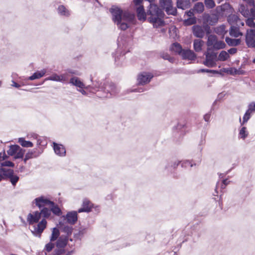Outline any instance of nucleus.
Masks as SVG:
<instances>
[{"mask_svg": "<svg viewBox=\"0 0 255 255\" xmlns=\"http://www.w3.org/2000/svg\"><path fill=\"white\" fill-rule=\"evenodd\" d=\"M149 4L146 7V13L147 14V21L150 23L153 24L155 28L164 26L166 25L164 12L162 10L160 4L155 3V1H148Z\"/></svg>", "mask_w": 255, "mask_h": 255, "instance_id": "1", "label": "nucleus"}, {"mask_svg": "<svg viewBox=\"0 0 255 255\" xmlns=\"http://www.w3.org/2000/svg\"><path fill=\"white\" fill-rule=\"evenodd\" d=\"M39 209L38 211H35L32 213H30L27 216V222L29 225H33L35 223L39 221L42 216H44L45 212H43L45 208H48L46 206H49L52 204V201L48 197L41 195L34 199L32 202L33 207V204Z\"/></svg>", "mask_w": 255, "mask_h": 255, "instance_id": "2", "label": "nucleus"}, {"mask_svg": "<svg viewBox=\"0 0 255 255\" xmlns=\"http://www.w3.org/2000/svg\"><path fill=\"white\" fill-rule=\"evenodd\" d=\"M118 48L112 53V56L115 59L116 65L120 66L125 59V55L129 52L130 46V39L128 37H121V41L118 39Z\"/></svg>", "mask_w": 255, "mask_h": 255, "instance_id": "3", "label": "nucleus"}, {"mask_svg": "<svg viewBox=\"0 0 255 255\" xmlns=\"http://www.w3.org/2000/svg\"><path fill=\"white\" fill-rule=\"evenodd\" d=\"M201 231L198 229V226H193L191 228H186L182 232V235L178 240V248L181 247V244L190 240V238L192 239L193 242H196L200 237Z\"/></svg>", "mask_w": 255, "mask_h": 255, "instance_id": "4", "label": "nucleus"}, {"mask_svg": "<svg viewBox=\"0 0 255 255\" xmlns=\"http://www.w3.org/2000/svg\"><path fill=\"white\" fill-rule=\"evenodd\" d=\"M109 11L111 12L112 17H114L116 13H120L121 19L128 23L135 24L136 21L135 14L134 13L128 10H123L118 6L112 5L109 9Z\"/></svg>", "mask_w": 255, "mask_h": 255, "instance_id": "5", "label": "nucleus"}, {"mask_svg": "<svg viewBox=\"0 0 255 255\" xmlns=\"http://www.w3.org/2000/svg\"><path fill=\"white\" fill-rule=\"evenodd\" d=\"M247 2L246 5L240 4L239 10L242 15L245 17L249 16L255 18V1H245Z\"/></svg>", "mask_w": 255, "mask_h": 255, "instance_id": "6", "label": "nucleus"}, {"mask_svg": "<svg viewBox=\"0 0 255 255\" xmlns=\"http://www.w3.org/2000/svg\"><path fill=\"white\" fill-rule=\"evenodd\" d=\"M101 91L103 92L105 94L104 96L108 98L115 96L119 93V90L116 85L114 83L108 82L104 83L101 88Z\"/></svg>", "mask_w": 255, "mask_h": 255, "instance_id": "7", "label": "nucleus"}, {"mask_svg": "<svg viewBox=\"0 0 255 255\" xmlns=\"http://www.w3.org/2000/svg\"><path fill=\"white\" fill-rule=\"evenodd\" d=\"M186 124L185 123H178L176 126L173 128V136L174 140L179 143L182 139L186 133Z\"/></svg>", "mask_w": 255, "mask_h": 255, "instance_id": "8", "label": "nucleus"}, {"mask_svg": "<svg viewBox=\"0 0 255 255\" xmlns=\"http://www.w3.org/2000/svg\"><path fill=\"white\" fill-rule=\"evenodd\" d=\"M132 1L134 2L133 9L136 12L138 20L142 22L147 20V14L143 4V1Z\"/></svg>", "mask_w": 255, "mask_h": 255, "instance_id": "9", "label": "nucleus"}, {"mask_svg": "<svg viewBox=\"0 0 255 255\" xmlns=\"http://www.w3.org/2000/svg\"><path fill=\"white\" fill-rule=\"evenodd\" d=\"M25 150L21 148L19 145L14 144L9 146V149L7 153L9 156H13L14 160L22 159L24 157Z\"/></svg>", "mask_w": 255, "mask_h": 255, "instance_id": "10", "label": "nucleus"}, {"mask_svg": "<svg viewBox=\"0 0 255 255\" xmlns=\"http://www.w3.org/2000/svg\"><path fill=\"white\" fill-rule=\"evenodd\" d=\"M41 220L34 224H37L33 226V230H31L32 235L36 237L40 238L42 233L47 227V222L44 216L41 217Z\"/></svg>", "mask_w": 255, "mask_h": 255, "instance_id": "11", "label": "nucleus"}, {"mask_svg": "<svg viewBox=\"0 0 255 255\" xmlns=\"http://www.w3.org/2000/svg\"><path fill=\"white\" fill-rule=\"evenodd\" d=\"M160 6L162 10L166 12L167 15L177 16L178 12L177 8L173 6V1H159Z\"/></svg>", "mask_w": 255, "mask_h": 255, "instance_id": "12", "label": "nucleus"}, {"mask_svg": "<svg viewBox=\"0 0 255 255\" xmlns=\"http://www.w3.org/2000/svg\"><path fill=\"white\" fill-rule=\"evenodd\" d=\"M43 212H45L44 217L47 219L50 217L51 213L56 216H60L62 214V212L59 206L52 201V204L49 205V208H45Z\"/></svg>", "mask_w": 255, "mask_h": 255, "instance_id": "13", "label": "nucleus"}, {"mask_svg": "<svg viewBox=\"0 0 255 255\" xmlns=\"http://www.w3.org/2000/svg\"><path fill=\"white\" fill-rule=\"evenodd\" d=\"M245 42L248 47L255 48V29H248L247 30Z\"/></svg>", "mask_w": 255, "mask_h": 255, "instance_id": "14", "label": "nucleus"}, {"mask_svg": "<svg viewBox=\"0 0 255 255\" xmlns=\"http://www.w3.org/2000/svg\"><path fill=\"white\" fill-rule=\"evenodd\" d=\"M153 77V75L150 72H142L137 76V85H144L149 83Z\"/></svg>", "mask_w": 255, "mask_h": 255, "instance_id": "15", "label": "nucleus"}, {"mask_svg": "<svg viewBox=\"0 0 255 255\" xmlns=\"http://www.w3.org/2000/svg\"><path fill=\"white\" fill-rule=\"evenodd\" d=\"M113 21L117 25L118 29L125 31L130 27L129 23L126 21H122L120 13H116L114 17L112 18Z\"/></svg>", "mask_w": 255, "mask_h": 255, "instance_id": "16", "label": "nucleus"}, {"mask_svg": "<svg viewBox=\"0 0 255 255\" xmlns=\"http://www.w3.org/2000/svg\"><path fill=\"white\" fill-rule=\"evenodd\" d=\"M77 212L76 211H71L68 212L66 215L63 216L64 219H66V221L68 224L72 225L75 224L78 221Z\"/></svg>", "mask_w": 255, "mask_h": 255, "instance_id": "17", "label": "nucleus"}, {"mask_svg": "<svg viewBox=\"0 0 255 255\" xmlns=\"http://www.w3.org/2000/svg\"><path fill=\"white\" fill-rule=\"evenodd\" d=\"M221 73H226L231 75H244L246 71L241 69H237L234 67L223 68L221 69Z\"/></svg>", "mask_w": 255, "mask_h": 255, "instance_id": "18", "label": "nucleus"}, {"mask_svg": "<svg viewBox=\"0 0 255 255\" xmlns=\"http://www.w3.org/2000/svg\"><path fill=\"white\" fill-rule=\"evenodd\" d=\"M52 144L54 152L56 155L61 157L66 155V149L63 144L55 142H53Z\"/></svg>", "mask_w": 255, "mask_h": 255, "instance_id": "19", "label": "nucleus"}, {"mask_svg": "<svg viewBox=\"0 0 255 255\" xmlns=\"http://www.w3.org/2000/svg\"><path fill=\"white\" fill-rule=\"evenodd\" d=\"M181 56L182 59L188 60H195L197 57V55L194 51L189 49H184Z\"/></svg>", "mask_w": 255, "mask_h": 255, "instance_id": "20", "label": "nucleus"}, {"mask_svg": "<svg viewBox=\"0 0 255 255\" xmlns=\"http://www.w3.org/2000/svg\"><path fill=\"white\" fill-rule=\"evenodd\" d=\"M67 79L64 75H58L56 73H54L51 76L45 79V81H53L55 82H60L64 83Z\"/></svg>", "mask_w": 255, "mask_h": 255, "instance_id": "21", "label": "nucleus"}, {"mask_svg": "<svg viewBox=\"0 0 255 255\" xmlns=\"http://www.w3.org/2000/svg\"><path fill=\"white\" fill-rule=\"evenodd\" d=\"M193 35L197 38H202L204 36V31L203 28L199 25H194L192 27Z\"/></svg>", "mask_w": 255, "mask_h": 255, "instance_id": "22", "label": "nucleus"}, {"mask_svg": "<svg viewBox=\"0 0 255 255\" xmlns=\"http://www.w3.org/2000/svg\"><path fill=\"white\" fill-rule=\"evenodd\" d=\"M69 238L67 236H61L58 239L56 242V246L58 248H64L68 244Z\"/></svg>", "mask_w": 255, "mask_h": 255, "instance_id": "23", "label": "nucleus"}, {"mask_svg": "<svg viewBox=\"0 0 255 255\" xmlns=\"http://www.w3.org/2000/svg\"><path fill=\"white\" fill-rule=\"evenodd\" d=\"M46 72V71L45 69H43L42 70L39 71L37 70L35 71L32 75L30 76L27 77L26 78V80H30L33 81L36 79H39L40 78L44 76Z\"/></svg>", "mask_w": 255, "mask_h": 255, "instance_id": "24", "label": "nucleus"}, {"mask_svg": "<svg viewBox=\"0 0 255 255\" xmlns=\"http://www.w3.org/2000/svg\"><path fill=\"white\" fill-rule=\"evenodd\" d=\"M213 50L212 48L208 47L207 48V51L205 52L204 55L206 56L205 60H208L210 61H217V53L214 52H210V51Z\"/></svg>", "mask_w": 255, "mask_h": 255, "instance_id": "25", "label": "nucleus"}, {"mask_svg": "<svg viewBox=\"0 0 255 255\" xmlns=\"http://www.w3.org/2000/svg\"><path fill=\"white\" fill-rule=\"evenodd\" d=\"M230 36L234 37H238L243 35V32L240 31L239 26L231 25L229 30Z\"/></svg>", "mask_w": 255, "mask_h": 255, "instance_id": "26", "label": "nucleus"}, {"mask_svg": "<svg viewBox=\"0 0 255 255\" xmlns=\"http://www.w3.org/2000/svg\"><path fill=\"white\" fill-rule=\"evenodd\" d=\"M183 50L184 49L182 48L181 45L177 42L173 43L170 47V51H174L175 53L179 55H181Z\"/></svg>", "mask_w": 255, "mask_h": 255, "instance_id": "27", "label": "nucleus"}, {"mask_svg": "<svg viewBox=\"0 0 255 255\" xmlns=\"http://www.w3.org/2000/svg\"><path fill=\"white\" fill-rule=\"evenodd\" d=\"M7 179L9 180L12 185L13 187H15L19 180V177L18 175L14 174V170L12 169H11L7 177Z\"/></svg>", "mask_w": 255, "mask_h": 255, "instance_id": "28", "label": "nucleus"}, {"mask_svg": "<svg viewBox=\"0 0 255 255\" xmlns=\"http://www.w3.org/2000/svg\"><path fill=\"white\" fill-rule=\"evenodd\" d=\"M57 10L58 14L61 16L69 17L71 14L70 10L63 4L58 5Z\"/></svg>", "mask_w": 255, "mask_h": 255, "instance_id": "29", "label": "nucleus"}, {"mask_svg": "<svg viewBox=\"0 0 255 255\" xmlns=\"http://www.w3.org/2000/svg\"><path fill=\"white\" fill-rule=\"evenodd\" d=\"M225 42L229 46H237L241 43V38H232L228 36L225 37Z\"/></svg>", "mask_w": 255, "mask_h": 255, "instance_id": "30", "label": "nucleus"}, {"mask_svg": "<svg viewBox=\"0 0 255 255\" xmlns=\"http://www.w3.org/2000/svg\"><path fill=\"white\" fill-rule=\"evenodd\" d=\"M69 83L79 88L85 87L84 83L77 77H72L71 78Z\"/></svg>", "mask_w": 255, "mask_h": 255, "instance_id": "31", "label": "nucleus"}, {"mask_svg": "<svg viewBox=\"0 0 255 255\" xmlns=\"http://www.w3.org/2000/svg\"><path fill=\"white\" fill-rule=\"evenodd\" d=\"M233 9L232 7L229 3L227 2L222 4L220 6H218L216 7V11L218 12L224 13V12H230L231 9Z\"/></svg>", "mask_w": 255, "mask_h": 255, "instance_id": "32", "label": "nucleus"}, {"mask_svg": "<svg viewBox=\"0 0 255 255\" xmlns=\"http://www.w3.org/2000/svg\"><path fill=\"white\" fill-rule=\"evenodd\" d=\"M214 30L218 35H221L222 38H223L228 32V30L226 29V26L224 24L215 27Z\"/></svg>", "mask_w": 255, "mask_h": 255, "instance_id": "33", "label": "nucleus"}, {"mask_svg": "<svg viewBox=\"0 0 255 255\" xmlns=\"http://www.w3.org/2000/svg\"><path fill=\"white\" fill-rule=\"evenodd\" d=\"M82 206L85 210L86 213H89L92 211L93 208L94 207V204L89 200L85 198L83 200Z\"/></svg>", "mask_w": 255, "mask_h": 255, "instance_id": "34", "label": "nucleus"}, {"mask_svg": "<svg viewBox=\"0 0 255 255\" xmlns=\"http://www.w3.org/2000/svg\"><path fill=\"white\" fill-rule=\"evenodd\" d=\"M180 164V162L179 161H170L165 166V169L167 170L168 172L172 173Z\"/></svg>", "mask_w": 255, "mask_h": 255, "instance_id": "35", "label": "nucleus"}, {"mask_svg": "<svg viewBox=\"0 0 255 255\" xmlns=\"http://www.w3.org/2000/svg\"><path fill=\"white\" fill-rule=\"evenodd\" d=\"M197 73H208L212 74L213 75L215 74H219L221 76H224V74L223 73H221V69L219 70H213V69H209L205 68H201L197 71Z\"/></svg>", "mask_w": 255, "mask_h": 255, "instance_id": "36", "label": "nucleus"}, {"mask_svg": "<svg viewBox=\"0 0 255 255\" xmlns=\"http://www.w3.org/2000/svg\"><path fill=\"white\" fill-rule=\"evenodd\" d=\"M11 168H5L0 167V182L7 179Z\"/></svg>", "mask_w": 255, "mask_h": 255, "instance_id": "37", "label": "nucleus"}, {"mask_svg": "<svg viewBox=\"0 0 255 255\" xmlns=\"http://www.w3.org/2000/svg\"><path fill=\"white\" fill-rule=\"evenodd\" d=\"M18 142L23 147H32L33 146V143L29 140H26L24 137H19L18 139Z\"/></svg>", "mask_w": 255, "mask_h": 255, "instance_id": "38", "label": "nucleus"}, {"mask_svg": "<svg viewBox=\"0 0 255 255\" xmlns=\"http://www.w3.org/2000/svg\"><path fill=\"white\" fill-rule=\"evenodd\" d=\"M203 41L201 39H196L193 41V48L194 50L199 52L202 50V47L203 46Z\"/></svg>", "mask_w": 255, "mask_h": 255, "instance_id": "39", "label": "nucleus"}, {"mask_svg": "<svg viewBox=\"0 0 255 255\" xmlns=\"http://www.w3.org/2000/svg\"><path fill=\"white\" fill-rule=\"evenodd\" d=\"M252 113L250 112V110L248 109L243 116L242 121H241V118H240L239 122L241 126H243L244 125H245L250 119L252 116Z\"/></svg>", "mask_w": 255, "mask_h": 255, "instance_id": "40", "label": "nucleus"}, {"mask_svg": "<svg viewBox=\"0 0 255 255\" xmlns=\"http://www.w3.org/2000/svg\"><path fill=\"white\" fill-rule=\"evenodd\" d=\"M60 231L59 229L55 227L52 229V233L50 238V242L56 241L60 236Z\"/></svg>", "mask_w": 255, "mask_h": 255, "instance_id": "41", "label": "nucleus"}, {"mask_svg": "<svg viewBox=\"0 0 255 255\" xmlns=\"http://www.w3.org/2000/svg\"><path fill=\"white\" fill-rule=\"evenodd\" d=\"M31 152L32 153L34 157L35 158H37L38 156H39L43 152L44 150V147H40V146H37L36 145V147L33 149L30 150Z\"/></svg>", "mask_w": 255, "mask_h": 255, "instance_id": "42", "label": "nucleus"}, {"mask_svg": "<svg viewBox=\"0 0 255 255\" xmlns=\"http://www.w3.org/2000/svg\"><path fill=\"white\" fill-rule=\"evenodd\" d=\"M240 20L239 16L237 14H230L227 17V21L231 25H233L234 23Z\"/></svg>", "mask_w": 255, "mask_h": 255, "instance_id": "43", "label": "nucleus"}, {"mask_svg": "<svg viewBox=\"0 0 255 255\" xmlns=\"http://www.w3.org/2000/svg\"><path fill=\"white\" fill-rule=\"evenodd\" d=\"M249 132L246 127H242L239 130L238 137L243 139H245L248 136Z\"/></svg>", "mask_w": 255, "mask_h": 255, "instance_id": "44", "label": "nucleus"}, {"mask_svg": "<svg viewBox=\"0 0 255 255\" xmlns=\"http://www.w3.org/2000/svg\"><path fill=\"white\" fill-rule=\"evenodd\" d=\"M91 80L92 82V90H93L92 92H94L95 91H101V88L103 86L102 82L98 81H93V78H91Z\"/></svg>", "mask_w": 255, "mask_h": 255, "instance_id": "45", "label": "nucleus"}, {"mask_svg": "<svg viewBox=\"0 0 255 255\" xmlns=\"http://www.w3.org/2000/svg\"><path fill=\"white\" fill-rule=\"evenodd\" d=\"M207 36L208 39L206 43L207 45L208 46L214 45L217 40V36L214 34H210Z\"/></svg>", "mask_w": 255, "mask_h": 255, "instance_id": "46", "label": "nucleus"}, {"mask_svg": "<svg viewBox=\"0 0 255 255\" xmlns=\"http://www.w3.org/2000/svg\"><path fill=\"white\" fill-rule=\"evenodd\" d=\"M204 10V5L202 2H198L196 3L193 7V10H194L197 13H202Z\"/></svg>", "mask_w": 255, "mask_h": 255, "instance_id": "47", "label": "nucleus"}, {"mask_svg": "<svg viewBox=\"0 0 255 255\" xmlns=\"http://www.w3.org/2000/svg\"><path fill=\"white\" fill-rule=\"evenodd\" d=\"M226 45L225 43L222 40H217L216 43L213 45V49L215 50H218L224 49L226 47Z\"/></svg>", "mask_w": 255, "mask_h": 255, "instance_id": "48", "label": "nucleus"}, {"mask_svg": "<svg viewBox=\"0 0 255 255\" xmlns=\"http://www.w3.org/2000/svg\"><path fill=\"white\" fill-rule=\"evenodd\" d=\"M196 164L193 160H185L183 161L181 163V166L182 168H188V167H192L193 166H195Z\"/></svg>", "mask_w": 255, "mask_h": 255, "instance_id": "49", "label": "nucleus"}, {"mask_svg": "<svg viewBox=\"0 0 255 255\" xmlns=\"http://www.w3.org/2000/svg\"><path fill=\"white\" fill-rule=\"evenodd\" d=\"M229 54L227 52L222 50L220 52L219 55L218 60L221 61H225L229 58Z\"/></svg>", "mask_w": 255, "mask_h": 255, "instance_id": "50", "label": "nucleus"}, {"mask_svg": "<svg viewBox=\"0 0 255 255\" xmlns=\"http://www.w3.org/2000/svg\"><path fill=\"white\" fill-rule=\"evenodd\" d=\"M73 231V228L72 226H69L68 225L64 226L62 229V231L66 233V235L65 236H67L68 238H69V237L72 235Z\"/></svg>", "mask_w": 255, "mask_h": 255, "instance_id": "51", "label": "nucleus"}, {"mask_svg": "<svg viewBox=\"0 0 255 255\" xmlns=\"http://www.w3.org/2000/svg\"><path fill=\"white\" fill-rule=\"evenodd\" d=\"M196 23V18L195 16L189 17L183 21V24L185 26H190Z\"/></svg>", "mask_w": 255, "mask_h": 255, "instance_id": "52", "label": "nucleus"}, {"mask_svg": "<svg viewBox=\"0 0 255 255\" xmlns=\"http://www.w3.org/2000/svg\"><path fill=\"white\" fill-rule=\"evenodd\" d=\"M191 1H176L177 8L185 9L186 8V5L189 4Z\"/></svg>", "mask_w": 255, "mask_h": 255, "instance_id": "53", "label": "nucleus"}, {"mask_svg": "<svg viewBox=\"0 0 255 255\" xmlns=\"http://www.w3.org/2000/svg\"><path fill=\"white\" fill-rule=\"evenodd\" d=\"M247 19L246 20V23L247 25L248 26L253 28L252 29L255 28V22L254 21V20H255V17H247Z\"/></svg>", "mask_w": 255, "mask_h": 255, "instance_id": "54", "label": "nucleus"}, {"mask_svg": "<svg viewBox=\"0 0 255 255\" xmlns=\"http://www.w3.org/2000/svg\"><path fill=\"white\" fill-rule=\"evenodd\" d=\"M14 163L10 160H5L0 163V167L4 168V167H14Z\"/></svg>", "mask_w": 255, "mask_h": 255, "instance_id": "55", "label": "nucleus"}, {"mask_svg": "<svg viewBox=\"0 0 255 255\" xmlns=\"http://www.w3.org/2000/svg\"><path fill=\"white\" fill-rule=\"evenodd\" d=\"M86 228H83L80 229L78 233H75L74 234V238L76 240H81V239L80 238V236H83L86 232Z\"/></svg>", "mask_w": 255, "mask_h": 255, "instance_id": "56", "label": "nucleus"}, {"mask_svg": "<svg viewBox=\"0 0 255 255\" xmlns=\"http://www.w3.org/2000/svg\"><path fill=\"white\" fill-rule=\"evenodd\" d=\"M215 62H216V61H210L208 60H205L202 62V63L204 65H205L206 66H207L208 67L212 68V67H214L215 66V65H216Z\"/></svg>", "mask_w": 255, "mask_h": 255, "instance_id": "57", "label": "nucleus"}, {"mask_svg": "<svg viewBox=\"0 0 255 255\" xmlns=\"http://www.w3.org/2000/svg\"><path fill=\"white\" fill-rule=\"evenodd\" d=\"M210 25L208 24H203V31H204V33H206L207 36L210 35L212 32Z\"/></svg>", "mask_w": 255, "mask_h": 255, "instance_id": "58", "label": "nucleus"}, {"mask_svg": "<svg viewBox=\"0 0 255 255\" xmlns=\"http://www.w3.org/2000/svg\"><path fill=\"white\" fill-rule=\"evenodd\" d=\"M211 16L207 13H204L203 15V24H208L210 21Z\"/></svg>", "mask_w": 255, "mask_h": 255, "instance_id": "59", "label": "nucleus"}, {"mask_svg": "<svg viewBox=\"0 0 255 255\" xmlns=\"http://www.w3.org/2000/svg\"><path fill=\"white\" fill-rule=\"evenodd\" d=\"M52 242H49L45 246L44 249L47 252H50L55 247V244Z\"/></svg>", "mask_w": 255, "mask_h": 255, "instance_id": "60", "label": "nucleus"}, {"mask_svg": "<svg viewBox=\"0 0 255 255\" xmlns=\"http://www.w3.org/2000/svg\"><path fill=\"white\" fill-rule=\"evenodd\" d=\"M214 110V109L213 107H211L210 111L204 116L203 118L205 122L208 123L210 121V117L211 116L212 112Z\"/></svg>", "mask_w": 255, "mask_h": 255, "instance_id": "61", "label": "nucleus"}, {"mask_svg": "<svg viewBox=\"0 0 255 255\" xmlns=\"http://www.w3.org/2000/svg\"><path fill=\"white\" fill-rule=\"evenodd\" d=\"M218 21V17L217 15H213L211 17L208 24L210 25H214Z\"/></svg>", "mask_w": 255, "mask_h": 255, "instance_id": "62", "label": "nucleus"}, {"mask_svg": "<svg viewBox=\"0 0 255 255\" xmlns=\"http://www.w3.org/2000/svg\"><path fill=\"white\" fill-rule=\"evenodd\" d=\"M205 6L208 8H212L216 5L215 1H204Z\"/></svg>", "mask_w": 255, "mask_h": 255, "instance_id": "63", "label": "nucleus"}, {"mask_svg": "<svg viewBox=\"0 0 255 255\" xmlns=\"http://www.w3.org/2000/svg\"><path fill=\"white\" fill-rule=\"evenodd\" d=\"M65 250L64 248L56 249L54 250V255H62L65 253Z\"/></svg>", "mask_w": 255, "mask_h": 255, "instance_id": "64", "label": "nucleus"}]
</instances>
